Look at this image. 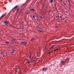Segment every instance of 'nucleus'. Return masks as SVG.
Masks as SVG:
<instances>
[{"label":"nucleus","instance_id":"obj_42","mask_svg":"<svg viewBox=\"0 0 74 74\" xmlns=\"http://www.w3.org/2000/svg\"><path fill=\"white\" fill-rule=\"evenodd\" d=\"M46 47H45V50H46Z\"/></svg>","mask_w":74,"mask_h":74},{"label":"nucleus","instance_id":"obj_25","mask_svg":"<svg viewBox=\"0 0 74 74\" xmlns=\"http://www.w3.org/2000/svg\"><path fill=\"white\" fill-rule=\"evenodd\" d=\"M55 51H57V50H58V49H55Z\"/></svg>","mask_w":74,"mask_h":74},{"label":"nucleus","instance_id":"obj_11","mask_svg":"<svg viewBox=\"0 0 74 74\" xmlns=\"http://www.w3.org/2000/svg\"><path fill=\"white\" fill-rule=\"evenodd\" d=\"M30 11H35V10L33 9H31Z\"/></svg>","mask_w":74,"mask_h":74},{"label":"nucleus","instance_id":"obj_3","mask_svg":"<svg viewBox=\"0 0 74 74\" xmlns=\"http://www.w3.org/2000/svg\"><path fill=\"white\" fill-rule=\"evenodd\" d=\"M21 44H27V42L25 41H23L21 42Z\"/></svg>","mask_w":74,"mask_h":74},{"label":"nucleus","instance_id":"obj_50","mask_svg":"<svg viewBox=\"0 0 74 74\" xmlns=\"http://www.w3.org/2000/svg\"><path fill=\"white\" fill-rule=\"evenodd\" d=\"M1 59V58H0V59Z\"/></svg>","mask_w":74,"mask_h":74},{"label":"nucleus","instance_id":"obj_35","mask_svg":"<svg viewBox=\"0 0 74 74\" xmlns=\"http://www.w3.org/2000/svg\"><path fill=\"white\" fill-rule=\"evenodd\" d=\"M56 18H58V16H56Z\"/></svg>","mask_w":74,"mask_h":74},{"label":"nucleus","instance_id":"obj_33","mask_svg":"<svg viewBox=\"0 0 74 74\" xmlns=\"http://www.w3.org/2000/svg\"><path fill=\"white\" fill-rule=\"evenodd\" d=\"M27 14H29V13H28V12H27V13H26Z\"/></svg>","mask_w":74,"mask_h":74},{"label":"nucleus","instance_id":"obj_44","mask_svg":"<svg viewBox=\"0 0 74 74\" xmlns=\"http://www.w3.org/2000/svg\"><path fill=\"white\" fill-rule=\"evenodd\" d=\"M1 52L2 53H3V51H2Z\"/></svg>","mask_w":74,"mask_h":74},{"label":"nucleus","instance_id":"obj_21","mask_svg":"<svg viewBox=\"0 0 74 74\" xmlns=\"http://www.w3.org/2000/svg\"><path fill=\"white\" fill-rule=\"evenodd\" d=\"M34 60H32V62H31V63H33V62H34Z\"/></svg>","mask_w":74,"mask_h":74},{"label":"nucleus","instance_id":"obj_34","mask_svg":"<svg viewBox=\"0 0 74 74\" xmlns=\"http://www.w3.org/2000/svg\"><path fill=\"white\" fill-rule=\"evenodd\" d=\"M60 10V8H59L58 9V10Z\"/></svg>","mask_w":74,"mask_h":74},{"label":"nucleus","instance_id":"obj_51","mask_svg":"<svg viewBox=\"0 0 74 74\" xmlns=\"http://www.w3.org/2000/svg\"><path fill=\"white\" fill-rule=\"evenodd\" d=\"M10 33H11V32H10Z\"/></svg>","mask_w":74,"mask_h":74},{"label":"nucleus","instance_id":"obj_15","mask_svg":"<svg viewBox=\"0 0 74 74\" xmlns=\"http://www.w3.org/2000/svg\"><path fill=\"white\" fill-rule=\"evenodd\" d=\"M35 21H37V22H39V20H38V19L36 18L35 20Z\"/></svg>","mask_w":74,"mask_h":74},{"label":"nucleus","instance_id":"obj_16","mask_svg":"<svg viewBox=\"0 0 74 74\" xmlns=\"http://www.w3.org/2000/svg\"><path fill=\"white\" fill-rule=\"evenodd\" d=\"M30 62H26V63H28V64H30Z\"/></svg>","mask_w":74,"mask_h":74},{"label":"nucleus","instance_id":"obj_22","mask_svg":"<svg viewBox=\"0 0 74 74\" xmlns=\"http://www.w3.org/2000/svg\"><path fill=\"white\" fill-rule=\"evenodd\" d=\"M65 12H66V13H68V14H69V12H68L67 11H66Z\"/></svg>","mask_w":74,"mask_h":74},{"label":"nucleus","instance_id":"obj_49","mask_svg":"<svg viewBox=\"0 0 74 74\" xmlns=\"http://www.w3.org/2000/svg\"><path fill=\"white\" fill-rule=\"evenodd\" d=\"M10 26H11V25H10Z\"/></svg>","mask_w":74,"mask_h":74},{"label":"nucleus","instance_id":"obj_36","mask_svg":"<svg viewBox=\"0 0 74 74\" xmlns=\"http://www.w3.org/2000/svg\"><path fill=\"white\" fill-rule=\"evenodd\" d=\"M36 28H37V29H39V28H37V27H36Z\"/></svg>","mask_w":74,"mask_h":74},{"label":"nucleus","instance_id":"obj_48","mask_svg":"<svg viewBox=\"0 0 74 74\" xmlns=\"http://www.w3.org/2000/svg\"><path fill=\"white\" fill-rule=\"evenodd\" d=\"M66 18H69V17H66Z\"/></svg>","mask_w":74,"mask_h":74},{"label":"nucleus","instance_id":"obj_30","mask_svg":"<svg viewBox=\"0 0 74 74\" xmlns=\"http://www.w3.org/2000/svg\"><path fill=\"white\" fill-rule=\"evenodd\" d=\"M36 56H38V53H36Z\"/></svg>","mask_w":74,"mask_h":74},{"label":"nucleus","instance_id":"obj_18","mask_svg":"<svg viewBox=\"0 0 74 74\" xmlns=\"http://www.w3.org/2000/svg\"><path fill=\"white\" fill-rule=\"evenodd\" d=\"M31 40H35V39L32 38H31Z\"/></svg>","mask_w":74,"mask_h":74},{"label":"nucleus","instance_id":"obj_6","mask_svg":"<svg viewBox=\"0 0 74 74\" xmlns=\"http://www.w3.org/2000/svg\"><path fill=\"white\" fill-rule=\"evenodd\" d=\"M47 70V68H44L43 69V71H45Z\"/></svg>","mask_w":74,"mask_h":74},{"label":"nucleus","instance_id":"obj_14","mask_svg":"<svg viewBox=\"0 0 74 74\" xmlns=\"http://www.w3.org/2000/svg\"><path fill=\"white\" fill-rule=\"evenodd\" d=\"M32 58V54H31L29 57V59H31Z\"/></svg>","mask_w":74,"mask_h":74},{"label":"nucleus","instance_id":"obj_45","mask_svg":"<svg viewBox=\"0 0 74 74\" xmlns=\"http://www.w3.org/2000/svg\"><path fill=\"white\" fill-rule=\"evenodd\" d=\"M56 0H54V1H56Z\"/></svg>","mask_w":74,"mask_h":74},{"label":"nucleus","instance_id":"obj_40","mask_svg":"<svg viewBox=\"0 0 74 74\" xmlns=\"http://www.w3.org/2000/svg\"><path fill=\"white\" fill-rule=\"evenodd\" d=\"M67 20H65V22H67Z\"/></svg>","mask_w":74,"mask_h":74},{"label":"nucleus","instance_id":"obj_28","mask_svg":"<svg viewBox=\"0 0 74 74\" xmlns=\"http://www.w3.org/2000/svg\"><path fill=\"white\" fill-rule=\"evenodd\" d=\"M64 5H66V3H64Z\"/></svg>","mask_w":74,"mask_h":74},{"label":"nucleus","instance_id":"obj_10","mask_svg":"<svg viewBox=\"0 0 74 74\" xmlns=\"http://www.w3.org/2000/svg\"><path fill=\"white\" fill-rule=\"evenodd\" d=\"M25 3H23L21 5V7H23V6H24L25 5Z\"/></svg>","mask_w":74,"mask_h":74},{"label":"nucleus","instance_id":"obj_32","mask_svg":"<svg viewBox=\"0 0 74 74\" xmlns=\"http://www.w3.org/2000/svg\"><path fill=\"white\" fill-rule=\"evenodd\" d=\"M54 51H55V49L54 50H53V51L52 52H53Z\"/></svg>","mask_w":74,"mask_h":74},{"label":"nucleus","instance_id":"obj_26","mask_svg":"<svg viewBox=\"0 0 74 74\" xmlns=\"http://www.w3.org/2000/svg\"><path fill=\"white\" fill-rule=\"evenodd\" d=\"M33 18H35L34 16H33Z\"/></svg>","mask_w":74,"mask_h":74},{"label":"nucleus","instance_id":"obj_1","mask_svg":"<svg viewBox=\"0 0 74 74\" xmlns=\"http://www.w3.org/2000/svg\"><path fill=\"white\" fill-rule=\"evenodd\" d=\"M18 6L16 5V6H15L14 8H13L12 10V11L13 12H14L15 11H17V12L19 10V9L17 8Z\"/></svg>","mask_w":74,"mask_h":74},{"label":"nucleus","instance_id":"obj_24","mask_svg":"<svg viewBox=\"0 0 74 74\" xmlns=\"http://www.w3.org/2000/svg\"><path fill=\"white\" fill-rule=\"evenodd\" d=\"M11 52H12V53H14L15 51H12Z\"/></svg>","mask_w":74,"mask_h":74},{"label":"nucleus","instance_id":"obj_29","mask_svg":"<svg viewBox=\"0 0 74 74\" xmlns=\"http://www.w3.org/2000/svg\"><path fill=\"white\" fill-rule=\"evenodd\" d=\"M60 18H62V16H60Z\"/></svg>","mask_w":74,"mask_h":74},{"label":"nucleus","instance_id":"obj_2","mask_svg":"<svg viewBox=\"0 0 74 74\" xmlns=\"http://www.w3.org/2000/svg\"><path fill=\"white\" fill-rule=\"evenodd\" d=\"M6 14H7V13H5L4 14H3L0 17V19H1V18H3V17L5 16Z\"/></svg>","mask_w":74,"mask_h":74},{"label":"nucleus","instance_id":"obj_9","mask_svg":"<svg viewBox=\"0 0 74 74\" xmlns=\"http://www.w3.org/2000/svg\"><path fill=\"white\" fill-rule=\"evenodd\" d=\"M64 63H65V62H64V61H62V62L61 64H62V65H63V64H64Z\"/></svg>","mask_w":74,"mask_h":74},{"label":"nucleus","instance_id":"obj_8","mask_svg":"<svg viewBox=\"0 0 74 74\" xmlns=\"http://www.w3.org/2000/svg\"><path fill=\"white\" fill-rule=\"evenodd\" d=\"M4 23H5V24L6 25H8V22H7L6 21H5Z\"/></svg>","mask_w":74,"mask_h":74},{"label":"nucleus","instance_id":"obj_39","mask_svg":"<svg viewBox=\"0 0 74 74\" xmlns=\"http://www.w3.org/2000/svg\"><path fill=\"white\" fill-rule=\"evenodd\" d=\"M12 50V51H14V50H15V49H13Z\"/></svg>","mask_w":74,"mask_h":74},{"label":"nucleus","instance_id":"obj_7","mask_svg":"<svg viewBox=\"0 0 74 74\" xmlns=\"http://www.w3.org/2000/svg\"><path fill=\"white\" fill-rule=\"evenodd\" d=\"M54 47H55V46L54 45L52 46L49 49H52V48H53Z\"/></svg>","mask_w":74,"mask_h":74},{"label":"nucleus","instance_id":"obj_43","mask_svg":"<svg viewBox=\"0 0 74 74\" xmlns=\"http://www.w3.org/2000/svg\"><path fill=\"white\" fill-rule=\"evenodd\" d=\"M42 9H43V8H43V7H42Z\"/></svg>","mask_w":74,"mask_h":74},{"label":"nucleus","instance_id":"obj_4","mask_svg":"<svg viewBox=\"0 0 74 74\" xmlns=\"http://www.w3.org/2000/svg\"><path fill=\"white\" fill-rule=\"evenodd\" d=\"M66 62H69V58H67L65 60Z\"/></svg>","mask_w":74,"mask_h":74},{"label":"nucleus","instance_id":"obj_37","mask_svg":"<svg viewBox=\"0 0 74 74\" xmlns=\"http://www.w3.org/2000/svg\"><path fill=\"white\" fill-rule=\"evenodd\" d=\"M54 5H55V6H56V3H55V4Z\"/></svg>","mask_w":74,"mask_h":74},{"label":"nucleus","instance_id":"obj_19","mask_svg":"<svg viewBox=\"0 0 74 74\" xmlns=\"http://www.w3.org/2000/svg\"><path fill=\"white\" fill-rule=\"evenodd\" d=\"M6 43H7V44H9V43H8V42H6Z\"/></svg>","mask_w":74,"mask_h":74},{"label":"nucleus","instance_id":"obj_5","mask_svg":"<svg viewBox=\"0 0 74 74\" xmlns=\"http://www.w3.org/2000/svg\"><path fill=\"white\" fill-rule=\"evenodd\" d=\"M44 7H46V8H48V7L47 4H46L45 5H44Z\"/></svg>","mask_w":74,"mask_h":74},{"label":"nucleus","instance_id":"obj_13","mask_svg":"<svg viewBox=\"0 0 74 74\" xmlns=\"http://www.w3.org/2000/svg\"><path fill=\"white\" fill-rule=\"evenodd\" d=\"M50 51L49 52V53L48 54H50L51 53H52V51Z\"/></svg>","mask_w":74,"mask_h":74},{"label":"nucleus","instance_id":"obj_17","mask_svg":"<svg viewBox=\"0 0 74 74\" xmlns=\"http://www.w3.org/2000/svg\"><path fill=\"white\" fill-rule=\"evenodd\" d=\"M12 39L14 41H16V39L15 38H12Z\"/></svg>","mask_w":74,"mask_h":74},{"label":"nucleus","instance_id":"obj_20","mask_svg":"<svg viewBox=\"0 0 74 74\" xmlns=\"http://www.w3.org/2000/svg\"><path fill=\"white\" fill-rule=\"evenodd\" d=\"M38 31L39 32H42V30H38Z\"/></svg>","mask_w":74,"mask_h":74},{"label":"nucleus","instance_id":"obj_41","mask_svg":"<svg viewBox=\"0 0 74 74\" xmlns=\"http://www.w3.org/2000/svg\"><path fill=\"white\" fill-rule=\"evenodd\" d=\"M68 2H69V1H69V0H68Z\"/></svg>","mask_w":74,"mask_h":74},{"label":"nucleus","instance_id":"obj_31","mask_svg":"<svg viewBox=\"0 0 74 74\" xmlns=\"http://www.w3.org/2000/svg\"><path fill=\"white\" fill-rule=\"evenodd\" d=\"M55 28H58V27H56Z\"/></svg>","mask_w":74,"mask_h":74},{"label":"nucleus","instance_id":"obj_47","mask_svg":"<svg viewBox=\"0 0 74 74\" xmlns=\"http://www.w3.org/2000/svg\"><path fill=\"white\" fill-rule=\"evenodd\" d=\"M21 32H23V31H21Z\"/></svg>","mask_w":74,"mask_h":74},{"label":"nucleus","instance_id":"obj_12","mask_svg":"<svg viewBox=\"0 0 74 74\" xmlns=\"http://www.w3.org/2000/svg\"><path fill=\"white\" fill-rule=\"evenodd\" d=\"M50 3H52L53 2V0H51L50 1Z\"/></svg>","mask_w":74,"mask_h":74},{"label":"nucleus","instance_id":"obj_38","mask_svg":"<svg viewBox=\"0 0 74 74\" xmlns=\"http://www.w3.org/2000/svg\"><path fill=\"white\" fill-rule=\"evenodd\" d=\"M61 2H62V0H60Z\"/></svg>","mask_w":74,"mask_h":74},{"label":"nucleus","instance_id":"obj_46","mask_svg":"<svg viewBox=\"0 0 74 74\" xmlns=\"http://www.w3.org/2000/svg\"><path fill=\"white\" fill-rule=\"evenodd\" d=\"M67 8H69V7L68 6H67Z\"/></svg>","mask_w":74,"mask_h":74},{"label":"nucleus","instance_id":"obj_23","mask_svg":"<svg viewBox=\"0 0 74 74\" xmlns=\"http://www.w3.org/2000/svg\"><path fill=\"white\" fill-rule=\"evenodd\" d=\"M40 17L42 18V19H44V18L42 17V16H40Z\"/></svg>","mask_w":74,"mask_h":74},{"label":"nucleus","instance_id":"obj_27","mask_svg":"<svg viewBox=\"0 0 74 74\" xmlns=\"http://www.w3.org/2000/svg\"><path fill=\"white\" fill-rule=\"evenodd\" d=\"M5 55H6V56H8V54H5Z\"/></svg>","mask_w":74,"mask_h":74}]
</instances>
